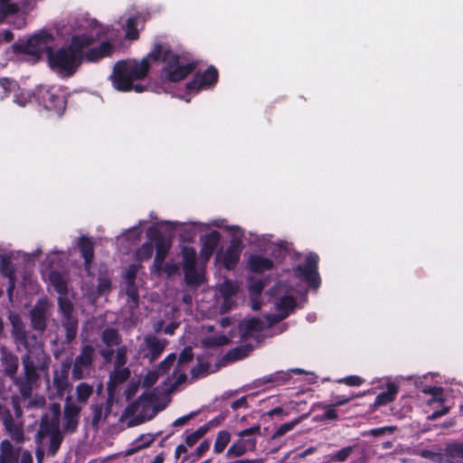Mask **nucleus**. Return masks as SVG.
Returning a JSON list of instances; mask_svg holds the SVG:
<instances>
[{"label":"nucleus","instance_id":"1","mask_svg":"<svg viewBox=\"0 0 463 463\" xmlns=\"http://www.w3.org/2000/svg\"><path fill=\"white\" fill-rule=\"evenodd\" d=\"M123 47L118 30L100 25L95 37L89 33L72 35L56 51V58H106L118 54Z\"/></svg>","mask_w":463,"mask_h":463},{"label":"nucleus","instance_id":"2","mask_svg":"<svg viewBox=\"0 0 463 463\" xmlns=\"http://www.w3.org/2000/svg\"><path fill=\"white\" fill-rule=\"evenodd\" d=\"M149 69L148 60H119L114 65L109 79L114 88L119 91L143 92L145 87L133 82L144 79Z\"/></svg>","mask_w":463,"mask_h":463},{"label":"nucleus","instance_id":"3","mask_svg":"<svg viewBox=\"0 0 463 463\" xmlns=\"http://www.w3.org/2000/svg\"><path fill=\"white\" fill-rule=\"evenodd\" d=\"M54 42L53 35L41 30L39 33L31 35L26 41H18L12 46L14 52L19 54L31 55L33 58H56V52L52 47Z\"/></svg>","mask_w":463,"mask_h":463},{"label":"nucleus","instance_id":"4","mask_svg":"<svg viewBox=\"0 0 463 463\" xmlns=\"http://www.w3.org/2000/svg\"><path fill=\"white\" fill-rule=\"evenodd\" d=\"M60 404L52 403L48 409V412L42 418L37 433L38 439H43L45 437L49 438L48 453L52 457L59 450L63 439L60 430Z\"/></svg>","mask_w":463,"mask_h":463},{"label":"nucleus","instance_id":"5","mask_svg":"<svg viewBox=\"0 0 463 463\" xmlns=\"http://www.w3.org/2000/svg\"><path fill=\"white\" fill-rule=\"evenodd\" d=\"M167 402L156 404L153 394H144L126 409L128 414L135 415L131 425H137L154 418L157 412L166 407Z\"/></svg>","mask_w":463,"mask_h":463},{"label":"nucleus","instance_id":"6","mask_svg":"<svg viewBox=\"0 0 463 463\" xmlns=\"http://www.w3.org/2000/svg\"><path fill=\"white\" fill-rule=\"evenodd\" d=\"M239 439L234 441L227 449L226 458H234L256 450L257 437L260 435V425L256 424L237 433Z\"/></svg>","mask_w":463,"mask_h":463},{"label":"nucleus","instance_id":"7","mask_svg":"<svg viewBox=\"0 0 463 463\" xmlns=\"http://www.w3.org/2000/svg\"><path fill=\"white\" fill-rule=\"evenodd\" d=\"M50 358L41 348L30 351L23 357L24 378L23 380L35 383L39 379L37 370L44 371L48 368Z\"/></svg>","mask_w":463,"mask_h":463},{"label":"nucleus","instance_id":"8","mask_svg":"<svg viewBox=\"0 0 463 463\" xmlns=\"http://www.w3.org/2000/svg\"><path fill=\"white\" fill-rule=\"evenodd\" d=\"M95 357V349L90 345L81 347L80 354L75 357L72 364L71 377L75 381L85 379L90 376L93 361Z\"/></svg>","mask_w":463,"mask_h":463},{"label":"nucleus","instance_id":"9","mask_svg":"<svg viewBox=\"0 0 463 463\" xmlns=\"http://www.w3.org/2000/svg\"><path fill=\"white\" fill-rule=\"evenodd\" d=\"M284 291L285 287L282 285H277L270 291V293L276 297V313L267 317L269 325L287 317L296 306L294 298L291 296H283L282 293H284Z\"/></svg>","mask_w":463,"mask_h":463},{"label":"nucleus","instance_id":"10","mask_svg":"<svg viewBox=\"0 0 463 463\" xmlns=\"http://www.w3.org/2000/svg\"><path fill=\"white\" fill-rule=\"evenodd\" d=\"M194 354L192 349L187 347L184 348L179 354L175 368L171 375L167 379L166 384L169 385L165 392L169 394L173 392L177 387L186 381L185 372L187 370V364L193 360Z\"/></svg>","mask_w":463,"mask_h":463},{"label":"nucleus","instance_id":"11","mask_svg":"<svg viewBox=\"0 0 463 463\" xmlns=\"http://www.w3.org/2000/svg\"><path fill=\"white\" fill-rule=\"evenodd\" d=\"M33 463L32 453L22 446H15L10 439L0 442V463Z\"/></svg>","mask_w":463,"mask_h":463},{"label":"nucleus","instance_id":"12","mask_svg":"<svg viewBox=\"0 0 463 463\" xmlns=\"http://www.w3.org/2000/svg\"><path fill=\"white\" fill-rule=\"evenodd\" d=\"M164 73L171 81H179L184 79L196 68V62L192 60H166Z\"/></svg>","mask_w":463,"mask_h":463},{"label":"nucleus","instance_id":"13","mask_svg":"<svg viewBox=\"0 0 463 463\" xmlns=\"http://www.w3.org/2000/svg\"><path fill=\"white\" fill-rule=\"evenodd\" d=\"M318 257L310 253L306 258L304 265H298L296 269V275L305 279L311 287L317 288L319 285V277L317 271Z\"/></svg>","mask_w":463,"mask_h":463},{"label":"nucleus","instance_id":"14","mask_svg":"<svg viewBox=\"0 0 463 463\" xmlns=\"http://www.w3.org/2000/svg\"><path fill=\"white\" fill-rule=\"evenodd\" d=\"M40 102L48 110H53L59 115L65 109V100L62 96L57 95L52 88L41 87L37 91Z\"/></svg>","mask_w":463,"mask_h":463},{"label":"nucleus","instance_id":"15","mask_svg":"<svg viewBox=\"0 0 463 463\" xmlns=\"http://www.w3.org/2000/svg\"><path fill=\"white\" fill-rule=\"evenodd\" d=\"M166 344L165 339L148 335L144 337L143 343L140 345V352L150 362H153L163 353Z\"/></svg>","mask_w":463,"mask_h":463},{"label":"nucleus","instance_id":"16","mask_svg":"<svg viewBox=\"0 0 463 463\" xmlns=\"http://www.w3.org/2000/svg\"><path fill=\"white\" fill-rule=\"evenodd\" d=\"M146 235L150 240H154L156 241V251L154 260V268L159 271L162 268V263L169 251L170 243L164 240L160 232L153 227L146 231Z\"/></svg>","mask_w":463,"mask_h":463},{"label":"nucleus","instance_id":"17","mask_svg":"<svg viewBox=\"0 0 463 463\" xmlns=\"http://www.w3.org/2000/svg\"><path fill=\"white\" fill-rule=\"evenodd\" d=\"M81 411V406L74 402L71 396L65 399L64 415H63V429L66 431L73 432L76 430L79 424V415Z\"/></svg>","mask_w":463,"mask_h":463},{"label":"nucleus","instance_id":"18","mask_svg":"<svg viewBox=\"0 0 463 463\" xmlns=\"http://www.w3.org/2000/svg\"><path fill=\"white\" fill-rule=\"evenodd\" d=\"M217 80L218 71L213 66H210L203 74L196 73L193 80L187 83V89L198 91L213 87Z\"/></svg>","mask_w":463,"mask_h":463},{"label":"nucleus","instance_id":"19","mask_svg":"<svg viewBox=\"0 0 463 463\" xmlns=\"http://www.w3.org/2000/svg\"><path fill=\"white\" fill-rule=\"evenodd\" d=\"M137 271V267L136 265H131L126 270L124 275V286L126 289V294L128 296V307L129 309H134L138 305V294L137 288L135 285V278L136 273Z\"/></svg>","mask_w":463,"mask_h":463},{"label":"nucleus","instance_id":"20","mask_svg":"<svg viewBox=\"0 0 463 463\" xmlns=\"http://www.w3.org/2000/svg\"><path fill=\"white\" fill-rule=\"evenodd\" d=\"M49 68L59 77H71L80 65V60H47Z\"/></svg>","mask_w":463,"mask_h":463},{"label":"nucleus","instance_id":"21","mask_svg":"<svg viewBox=\"0 0 463 463\" xmlns=\"http://www.w3.org/2000/svg\"><path fill=\"white\" fill-rule=\"evenodd\" d=\"M49 303L46 299H40L31 311V322L34 330L43 332L46 327V319Z\"/></svg>","mask_w":463,"mask_h":463},{"label":"nucleus","instance_id":"22","mask_svg":"<svg viewBox=\"0 0 463 463\" xmlns=\"http://www.w3.org/2000/svg\"><path fill=\"white\" fill-rule=\"evenodd\" d=\"M3 423L6 433L11 440L16 444L15 446H20V444L28 439L24 434L23 423L15 421L10 413L4 418Z\"/></svg>","mask_w":463,"mask_h":463},{"label":"nucleus","instance_id":"23","mask_svg":"<svg viewBox=\"0 0 463 463\" xmlns=\"http://www.w3.org/2000/svg\"><path fill=\"white\" fill-rule=\"evenodd\" d=\"M176 357L175 354H168L159 364L156 370L148 371L142 380V386L149 388L154 385L160 374L166 373L174 364Z\"/></svg>","mask_w":463,"mask_h":463},{"label":"nucleus","instance_id":"24","mask_svg":"<svg viewBox=\"0 0 463 463\" xmlns=\"http://www.w3.org/2000/svg\"><path fill=\"white\" fill-rule=\"evenodd\" d=\"M264 328L265 324L259 318L244 319L239 326L241 335L244 340L259 339Z\"/></svg>","mask_w":463,"mask_h":463},{"label":"nucleus","instance_id":"25","mask_svg":"<svg viewBox=\"0 0 463 463\" xmlns=\"http://www.w3.org/2000/svg\"><path fill=\"white\" fill-rule=\"evenodd\" d=\"M241 251V242L234 239L225 251L217 254V259L223 263L226 269H232L239 261Z\"/></svg>","mask_w":463,"mask_h":463},{"label":"nucleus","instance_id":"26","mask_svg":"<svg viewBox=\"0 0 463 463\" xmlns=\"http://www.w3.org/2000/svg\"><path fill=\"white\" fill-rule=\"evenodd\" d=\"M71 364L69 362H62L60 369L53 372L52 386L55 388L58 395H62L69 388V371Z\"/></svg>","mask_w":463,"mask_h":463},{"label":"nucleus","instance_id":"27","mask_svg":"<svg viewBox=\"0 0 463 463\" xmlns=\"http://www.w3.org/2000/svg\"><path fill=\"white\" fill-rule=\"evenodd\" d=\"M130 376V370L126 366H114V369L109 373V379L107 384V389L109 396L112 397L116 388L125 383Z\"/></svg>","mask_w":463,"mask_h":463},{"label":"nucleus","instance_id":"28","mask_svg":"<svg viewBox=\"0 0 463 463\" xmlns=\"http://www.w3.org/2000/svg\"><path fill=\"white\" fill-rule=\"evenodd\" d=\"M144 58H189V54L175 53L168 43H156L152 51Z\"/></svg>","mask_w":463,"mask_h":463},{"label":"nucleus","instance_id":"29","mask_svg":"<svg viewBox=\"0 0 463 463\" xmlns=\"http://www.w3.org/2000/svg\"><path fill=\"white\" fill-rule=\"evenodd\" d=\"M111 282L107 275H100L98 279L97 287L91 283V287L86 288V292L90 300L94 301L99 295L106 294L110 290Z\"/></svg>","mask_w":463,"mask_h":463},{"label":"nucleus","instance_id":"30","mask_svg":"<svg viewBox=\"0 0 463 463\" xmlns=\"http://www.w3.org/2000/svg\"><path fill=\"white\" fill-rule=\"evenodd\" d=\"M220 240V234L218 232L213 231L206 235L205 241L203 242V248L201 250V257L205 260H209V258L213 255L214 250L217 247V244Z\"/></svg>","mask_w":463,"mask_h":463},{"label":"nucleus","instance_id":"31","mask_svg":"<svg viewBox=\"0 0 463 463\" xmlns=\"http://www.w3.org/2000/svg\"><path fill=\"white\" fill-rule=\"evenodd\" d=\"M249 268L258 273L264 272L273 267L272 261L259 255H251L248 260Z\"/></svg>","mask_w":463,"mask_h":463},{"label":"nucleus","instance_id":"32","mask_svg":"<svg viewBox=\"0 0 463 463\" xmlns=\"http://www.w3.org/2000/svg\"><path fill=\"white\" fill-rule=\"evenodd\" d=\"M78 245L85 260V268L87 271H89L90 265L93 258V243L89 239L80 237L79 239Z\"/></svg>","mask_w":463,"mask_h":463},{"label":"nucleus","instance_id":"33","mask_svg":"<svg viewBox=\"0 0 463 463\" xmlns=\"http://www.w3.org/2000/svg\"><path fill=\"white\" fill-rule=\"evenodd\" d=\"M398 392V387L393 383H388L387 390L381 392L375 399L374 406L385 405L395 399Z\"/></svg>","mask_w":463,"mask_h":463},{"label":"nucleus","instance_id":"34","mask_svg":"<svg viewBox=\"0 0 463 463\" xmlns=\"http://www.w3.org/2000/svg\"><path fill=\"white\" fill-rule=\"evenodd\" d=\"M10 321L13 326V335L14 338L21 343H25L26 331L20 317L17 315H11Z\"/></svg>","mask_w":463,"mask_h":463},{"label":"nucleus","instance_id":"35","mask_svg":"<svg viewBox=\"0 0 463 463\" xmlns=\"http://www.w3.org/2000/svg\"><path fill=\"white\" fill-rule=\"evenodd\" d=\"M75 392L78 402L85 405L93 393V386L87 383H80L75 388Z\"/></svg>","mask_w":463,"mask_h":463},{"label":"nucleus","instance_id":"36","mask_svg":"<svg viewBox=\"0 0 463 463\" xmlns=\"http://www.w3.org/2000/svg\"><path fill=\"white\" fill-rule=\"evenodd\" d=\"M263 288L264 284L261 280L254 281L249 286L251 307L254 310H259L260 308V303L258 301V298L260 297Z\"/></svg>","mask_w":463,"mask_h":463},{"label":"nucleus","instance_id":"37","mask_svg":"<svg viewBox=\"0 0 463 463\" xmlns=\"http://www.w3.org/2000/svg\"><path fill=\"white\" fill-rule=\"evenodd\" d=\"M231 433L228 430H221L217 433L214 444H213V452L216 454H221L224 451L227 445L231 441Z\"/></svg>","mask_w":463,"mask_h":463},{"label":"nucleus","instance_id":"38","mask_svg":"<svg viewBox=\"0 0 463 463\" xmlns=\"http://www.w3.org/2000/svg\"><path fill=\"white\" fill-rule=\"evenodd\" d=\"M238 288L236 284L232 281L225 280L223 283L220 285V293L224 298V303L226 306L225 309H229L231 307V298L237 292Z\"/></svg>","mask_w":463,"mask_h":463},{"label":"nucleus","instance_id":"39","mask_svg":"<svg viewBox=\"0 0 463 463\" xmlns=\"http://www.w3.org/2000/svg\"><path fill=\"white\" fill-rule=\"evenodd\" d=\"M49 279L60 296L67 295V283L62 275L58 272H52Z\"/></svg>","mask_w":463,"mask_h":463},{"label":"nucleus","instance_id":"40","mask_svg":"<svg viewBox=\"0 0 463 463\" xmlns=\"http://www.w3.org/2000/svg\"><path fill=\"white\" fill-rule=\"evenodd\" d=\"M184 270L185 280L190 285H199L203 280V273L202 270H199L194 267L186 268Z\"/></svg>","mask_w":463,"mask_h":463},{"label":"nucleus","instance_id":"41","mask_svg":"<svg viewBox=\"0 0 463 463\" xmlns=\"http://www.w3.org/2000/svg\"><path fill=\"white\" fill-rule=\"evenodd\" d=\"M3 363L5 365V371L6 374H8L10 377L13 378V380L15 377V373L18 369V359L16 356L11 354H5L3 356Z\"/></svg>","mask_w":463,"mask_h":463},{"label":"nucleus","instance_id":"42","mask_svg":"<svg viewBox=\"0 0 463 463\" xmlns=\"http://www.w3.org/2000/svg\"><path fill=\"white\" fill-rule=\"evenodd\" d=\"M137 23H138V18L136 16H130L128 18V20L126 22V26H125V30H126L125 38L131 40V41H135V40L138 39L139 32L137 28Z\"/></svg>","mask_w":463,"mask_h":463},{"label":"nucleus","instance_id":"43","mask_svg":"<svg viewBox=\"0 0 463 463\" xmlns=\"http://www.w3.org/2000/svg\"><path fill=\"white\" fill-rule=\"evenodd\" d=\"M59 308L61 313L63 316V319H67L70 317H75L73 316V305L71 300L68 298L67 295L59 296L58 298Z\"/></svg>","mask_w":463,"mask_h":463},{"label":"nucleus","instance_id":"44","mask_svg":"<svg viewBox=\"0 0 463 463\" xmlns=\"http://www.w3.org/2000/svg\"><path fill=\"white\" fill-rule=\"evenodd\" d=\"M62 326L66 330V340L70 343L76 337L78 330V321L75 317L63 319Z\"/></svg>","mask_w":463,"mask_h":463},{"label":"nucleus","instance_id":"45","mask_svg":"<svg viewBox=\"0 0 463 463\" xmlns=\"http://www.w3.org/2000/svg\"><path fill=\"white\" fill-rule=\"evenodd\" d=\"M307 416H301V417H298V418H296L295 420H293L292 421L290 422H287V423H284L282 424L279 428H278V430L273 433L271 439H277L282 436H284L286 433L289 432L290 430H292L298 424L300 423V421L306 418Z\"/></svg>","mask_w":463,"mask_h":463},{"label":"nucleus","instance_id":"46","mask_svg":"<svg viewBox=\"0 0 463 463\" xmlns=\"http://www.w3.org/2000/svg\"><path fill=\"white\" fill-rule=\"evenodd\" d=\"M19 10L20 7L16 3H10L9 1L5 3H1L0 24L4 23L6 16L15 14L19 12Z\"/></svg>","mask_w":463,"mask_h":463},{"label":"nucleus","instance_id":"47","mask_svg":"<svg viewBox=\"0 0 463 463\" xmlns=\"http://www.w3.org/2000/svg\"><path fill=\"white\" fill-rule=\"evenodd\" d=\"M102 341L107 346H114L119 344V335L116 329L108 328L102 333Z\"/></svg>","mask_w":463,"mask_h":463},{"label":"nucleus","instance_id":"48","mask_svg":"<svg viewBox=\"0 0 463 463\" xmlns=\"http://www.w3.org/2000/svg\"><path fill=\"white\" fill-rule=\"evenodd\" d=\"M14 382L16 386H18L19 392L22 395V397L25 399H29L31 397L32 393V384L33 383L20 379V378H14Z\"/></svg>","mask_w":463,"mask_h":463},{"label":"nucleus","instance_id":"49","mask_svg":"<svg viewBox=\"0 0 463 463\" xmlns=\"http://www.w3.org/2000/svg\"><path fill=\"white\" fill-rule=\"evenodd\" d=\"M184 269L186 268L194 267L196 260V251L191 247H184L183 249Z\"/></svg>","mask_w":463,"mask_h":463},{"label":"nucleus","instance_id":"50","mask_svg":"<svg viewBox=\"0 0 463 463\" xmlns=\"http://www.w3.org/2000/svg\"><path fill=\"white\" fill-rule=\"evenodd\" d=\"M207 433L206 427H200L195 431L188 434L185 438V446L193 447L201 438Z\"/></svg>","mask_w":463,"mask_h":463},{"label":"nucleus","instance_id":"51","mask_svg":"<svg viewBox=\"0 0 463 463\" xmlns=\"http://www.w3.org/2000/svg\"><path fill=\"white\" fill-rule=\"evenodd\" d=\"M154 245L151 241L145 242L137 251L138 260H146L153 254Z\"/></svg>","mask_w":463,"mask_h":463},{"label":"nucleus","instance_id":"52","mask_svg":"<svg viewBox=\"0 0 463 463\" xmlns=\"http://www.w3.org/2000/svg\"><path fill=\"white\" fill-rule=\"evenodd\" d=\"M92 412V423L98 424L103 418H106L109 412V408L107 409L106 412H103L102 404H92L90 406Z\"/></svg>","mask_w":463,"mask_h":463},{"label":"nucleus","instance_id":"53","mask_svg":"<svg viewBox=\"0 0 463 463\" xmlns=\"http://www.w3.org/2000/svg\"><path fill=\"white\" fill-rule=\"evenodd\" d=\"M18 90V86L15 82L4 78L0 80V99H4L9 91H14Z\"/></svg>","mask_w":463,"mask_h":463},{"label":"nucleus","instance_id":"54","mask_svg":"<svg viewBox=\"0 0 463 463\" xmlns=\"http://www.w3.org/2000/svg\"><path fill=\"white\" fill-rule=\"evenodd\" d=\"M139 439H145V441L142 444H138V440H136L133 447L127 451V455H132L133 453L148 447L155 439V438L148 434L146 436H141Z\"/></svg>","mask_w":463,"mask_h":463},{"label":"nucleus","instance_id":"55","mask_svg":"<svg viewBox=\"0 0 463 463\" xmlns=\"http://www.w3.org/2000/svg\"><path fill=\"white\" fill-rule=\"evenodd\" d=\"M141 225H142V222H139V226L138 227H133L131 229L127 230L120 236V238L126 239L128 241H132L133 242H136V241H139V239L141 237V234H142V230L140 229Z\"/></svg>","mask_w":463,"mask_h":463},{"label":"nucleus","instance_id":"56","mask_svg":"<svg viewBox=\"0 0 463 463\" xmlns=\"http://www.w3.org/2000/svg\"><path fill=\"white\" fill-rule=\"evenodd\" d=\"M46 404L45 398L43 396H34L30 398L24 407L27 410L43 409Z\"/></svg>","mask_w":463,"mask_h":463},{"label":"nucleus","instance_id":"57","mask_svg":"<svg viewBox=\"0 0 463 463\" xmlns=\"http://www.w3.org/2000/svg\"><path fill=\"white\" fill-rule=\"evenodd\" d=\"M128 348L125 345L119 346L116 350L114 366H125L127 363Z\"/></svg>","mask_w":463,"mask_h":463},{"label":"nucleus","instance_id":"58","mask_svg":"<svg viewBox=\"0 0 463 463\" xmlns=\"http://www.w3.org/2000/svg\"><path fill=\"white\" fill-rule=\"evenodd\" d=\"M0 270L5 277L9 278L11 279V281L13 282V276L14 273V269L13 264L11 263V261L8 259L4 258L1 260Z\"/></svg>","mask_w":463,"mask_h":463},{"label":"nucleus","instance_id":"59","mask_svg":"<svg viewBox=\"0 0 463 463\" xmlns=\"http://www.w3.org/2000/svg\"><path fill=\"white\" fill-rule=\"evenodd\" d=\"M422 392L427 394H431L433 396L432 401L443 402V398L441 397L443 389L441 387H426Z\"/></svg>","mask_w":463,"mask_h":463},{"label":"nucleus","instance_id":"60","mask_svg":"<svg viewBox=\"0 0 463 463\" xmlns=\"http://www.w3.org/2000/svg\"><path fill=\"white\" fill-rule=\"evenodd\" d=\"M229 339L227 336L225 335H219V336H216V337H208L204 340V344L206 345H210V346H213V345H226L228 343Z\"/></svg>","mask_w":463,"mask_h":463},{"label":"nucleus","instance_id":"61","mask_svg":"<svg viewBox=\"0 0 463 463\" xmlns=\"http://www.w3.org/2000/svg\"><path fill=\"white\" fill-rule=\"evenodd\" d=\"M338 383H345L348 386H359L364 383V380L356 375L347 376L345 378L340 379Z\"/></svg>","mask_w":463,"mask_h":463},{"label":"nucleus","instance_id":"62","mask_svg":"<svg viewBox=\"0 0 463 463\" xmlns=\"http://www.w3.org/2000/svg\"><path fill=\"white\" fill-rule=\"evenodd\" d=\"M30 94L22 91L14 96V102L19 106L24 107L30 101Z\"/></svg>","mask_w":463,"mask_h":463},{"label":"nucleus","instance_id":"63","mask_svg":"<svg viewBox=\"0 0 463 463\" xmlns=\"http://www.w3.org/2000/svg\"><path fill=\"white\" fill-rule=\"evenodd\" d=\"M178 270V265L173 261H168L166 263H162V268L159 271H164L167 275H172Z\"/></svg>","mask_w":463,"mask_h":463},{"label":"nucleus","instance_id":"64","mask_svg":"<svg viewBox=\"0 0 463 463\" xmlns=\"http://www.w3.org/2000/svg\"><path fill=\"white\" fill-rule=\"evenodd\" d=\"M353 448L352 447H345L339 450L335 456L334 458L337 461H345L349 455L352 453Z\"/></svg>","mask_w":463,"mask_h":463}]
</instances>
